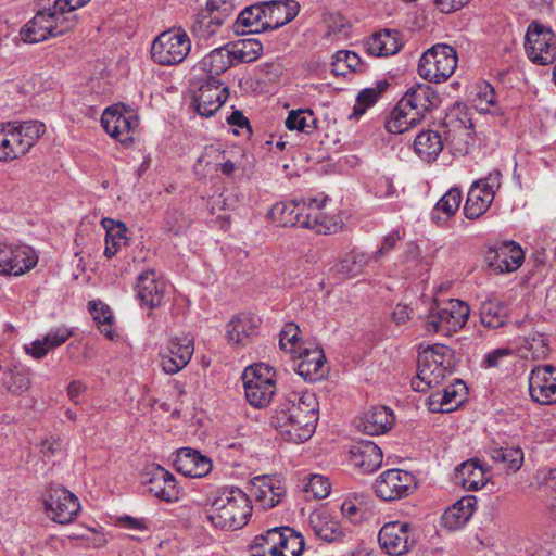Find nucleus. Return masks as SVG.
<instances>
[{
	"mask_svg": "<svg viewBox=\"0 0 556 556\" xmlns=\"http://www.w3.org/2000/svg\"><path fill=\"white\" fill-rule=\"evenodd\" d=\"M318 401L314 393L292 391L278 404L270 425L288 442L303 443L316 429Z\"/></svg>",
	"mask_w": 556,
	"mask_h": 556,
	"instance_id": "obj_1",
	"label": "nucleus"
},
{
	"mask_svg": "<svg viewBox=\"0 0 556 556\" xmlns=\"http://www.w3.org/2000/svg\"><path fill=\"white\" fill-rule=\"evenodd\" d=\"M90 0H39L35 16L21 29L24 42L37 43L73 30L78 24L77 10Z\"/></svg>",
	"mask_w": 556,
	"mask_h": 556,
	"instance_id": "obj_2",
	"label": "nucleus"
},
{
	"mask_svg": "<svg viewBox=\"0 0 556 556\" xmlns=\"http://www.w3.org/2000/svg\"><path fill=\"white\" fill-rule=\"evenodd\" d=\"M252 510V502L244 491L225 485L212 493L207 519L217 529L236 531L249 522Z\"/></svg>",
	"mask_w": 556,
	"mask_h": 556,
	"instance_id": "obj_3",
	"label": "nucleus"
},
{
	"mask_svg": "<svg viewBox=\"0 0 556 556\" xmlns=\"http://www.w3.org/2000/svg\"><path fill=\"white\" fill-rule=\"evenodd\" d=\"M455 367L454 352L444 344L428 345L418 355L417 376L412 379V388L417 392H426L439 386Z\"/></svg>",
	"mask_w": 556,
	"mask_h": 556,
	"instance_id": "obj_4",
	"label": "nucleus"
},
{
	"mask_svg": "<svg viewBox=\"0 0 556 556\" xmlns=\"http://www.w3.org/2000/svg\"><path fill=\"white\" fill-rule=\"evenodd\" d=\"M245 399L255 408L267 407L276 393V372L263 363L247 367L242 374Z\"/></svg>",
	"mask_w": 556,
	"mask_h": 556,
	"instance_id": "obj_5",
	"label": "nucleus"
},
{
	"mask_svg": "<svg viewBox=\"0 0 556 556\" xmlns=\"http://www.w3.org/2000/svg\"><path fill=\"white\" fill-rule=\"evenodd\" d=\"M456 66L455 49L445 43H438L422 53L418 63V74L425 80L440 84L452 76Z\"/></svg>",
	"mask_w": 556,
	"mask_h": 556,
	"instance_id": "obj_6",
	"label": "nucleus"
},
{
	"mask_svg": "<svg viewBox=\"0 0 556 556\" xmlns=\"http://www.w3.org/2000/svg\"><path fill=\"white\" fill-rule=\"evenodd\" d=\"M469 314V306L460 300L450 299L443 304L435 302L427 317V331L450 336L466 325Z\"/></svg>",
	"mask_w": 556,
	"mask_h": 556,
	"instance_id": "obj_7",
	"label": "nucleus"
},
{
	"mask_svg": "<svg viewBox=\"0 0 556 556\" xmlns=\"http://www.w3.org/2000/svg\"><path fill=\"white\" fill-rule=\"evenodd\" d=\"M191 50V40L182 28H173L160 34L152 42L151 56L163 66L180 64Z\"/></svg>",
	"mask_w": 556,
	"mask_h": 556,
	"instance_id": "obj_8",
	"label": "nucleus"
},
{
	"mask_svg": "<svg viewBox=\"0 0 556 556\" xmlns=\"http://www.w3.org/2000/svg\"><path fill=\"white\" fill-rule=\"evenodd\" d=\"M418 542L416 527L407 521L392 520L379 530V547L389 556H404L410 553Z\"/></svg>",
	"mask_w": 556,
	"mask_h": 556,
	"instance_id": "obj_9",
	"label": "nucleus"
},
{
	"mask_svg": "<svg viewBox=\"0 0 556 556\" xmlns=\"http://www.w3.org/2000/svg\"><path fill=\"white\" fill-rule=\"evenodd\" d=\"M525 52L538 65H548L556 61V34L551 27L533 21L525 35Z\"/></svg>",
	"mask_w": 556,
	"mask_h": 556,
	"instance_id": "obj_10",
	"label": "nucleus"
},
{
	"mask_svg": "<svg viewBox=\"0 0 556 556\" xmlns=\"http://www.w3.org/2000/svg\"><path fill=\"white\" fill-rule=\"evenodd\" d=\"M501 172L494 169L471 185L464 206L467 218L477 219L489 210L501 187Z\"/></svg>",
	"mask_w": 556,
	"mask_h": 556,
	"instance_id": "obj_11",
	"label": "nucleus"
},
{
	"mask_svg": "<svg viewBox=\"0 0 556 556\" xmlns=\"http://www.w3.org/2000/svg\"><path fill=\"white\" fill-rule=\"evenodd\" d=\"M47 516L58 523L72 522L80 511L78 497L63 486H50L43 494Z\"/></svg>",
	"mask_w": 556,
	"mask_h": 556,
	"instance_id": "obj_12",
	"label": "nucleus"
},
{
	"mask_svg": "<svg viewBox=\"0 0 556 556\" xmlns=\"http://www.w3.org/2000/svg\"><path fill=\"white\" fill-rule=\"evenodd\" d=\"M13 160L25 155L45 134L46 126L39 121L4 122Z\"/></svg>",
	"mask_w": 556,
	"mask_h": 556,
	"instance_id": "obj_13",
	"label": "nucleus"
},
{
	"mask_svg": "<svg viewBox=\"0 0 556 556\" xmlns=\"http://www.w3.org/2000/svg\"><path fill=\"white\" fill-rule=\"evenodd\" d=\"M375 493L383 501H396L408 496L416 488L415 476L402 469L383 471L375 481Z\"/></svg>",
	"mask_w": 556,
	"mask_h": 556,
	"instance_id": "obj_14",
	"label": "nucleus"
},
{
	"mask_svg": "<svg viewBox=\"0 0 556 556\" xmlns=\"http://www.w3.org/2000/svg\"><path fill=\"white\" fill-rule=\"evenodd\" d=\"M38 257L26 244L0 241V275L21 276L36 266Z\"/></svg>",
	"mask_w": 556,
	"mask_h": 556,
	"instance_id": "obj_15",
	"label": "nucleus"
},
{
	"mask_svg": "<svg viewBox=\"0 0 556 556\" xmlns=\"http://www.w3.org/2000/svg\"><path fill=\"white\" fill-rule=\"evenodd\" d=\"M228 87L213 76L204 80L192 94L191 106L203 117L213 116L228 99Z\"/></svg>",
	"mask_w": 556,
	"mask_h": 556,
	"instance_id": "obj_16",
	"label": "nucleus"
},
{
	"mask_svg": "<svg viewBox=\"0 0 556 556\" xmlns=\"http://www.w3.org/2000/svg\"><path fill=\"white\" fill-rule=\"evenodd\" d=\"M193 353L192 338L176 337L169 340L166 350L160 354V365L165 374H177L189 364Z\"/></svg>",
	"mask_w": 556,
	"mask_h": 556,
	"instance_id": "obj_17",
	"label": "nucleus"
},
{
	"mask_svg": "<svg viewBox=\"0 0 556 556\" xmlns=\"http://www.w3.org/2000/svg\"><path fill=\"white\" fill-rule=\"evenodd\" d=\"M529 391L533 401L549 405L556 403V367L538 366L529 376Z\"/></svg>",
	"mask_w": 556,
	"mask_h": 556,
	"instance_id": "obj_18",
	"label": "nucleus"
},
{
	"mask_svg": "<svg viewBox=\"0 0 556 556\" xmlns=\"http://www.w3.org/2000/svg\"><path fill=\"white\" fill-rule=\"evenodd\" d=\"M252 492L262 508L270 509L282 502L287 489L279 477L264 475L253 478Z\"/></svg>",
	"mask_w": 556,
	"mask_h": 556,
	"instance_id": "obj_19",
	"label": "nucleus"
},
{
	"mask_svg": "<svg viewBox=\"0 0 556 556\" xmlns=\"http://www.w3.org/2000/svg\"><path fill=\"white\" fill-rule=\"evenodd\" d=\"M523 258L521 247L514 241L490 248L486 255L489 266L500 274L517 270Z\"/></svg>",
	"mask_w": 556,
	"mask_h": 556,
	"instance_id": "obj_20",
	"label": "nucleus"
},
{
	"mask_svg": "<svg viewBox=\"0 0 556 556\" xmlns=\"http://www.w3.org/2000/svg\"><path fill=\"white\" fill-rule=\"evenodd\" d=\"M165 288V282L156 273L148 269L139 274L135 290L142 306L155 308L163 304Z\"/></svg>",
	"mask_w": 556,
	"mask_h": 556,
	"instance_id": "obj_21",
	"label": "nucleus"
},
{
	"mask_svg": "<svg viewBox=\"0 0 556 556\" xmlns=\"http://www.w3.org/2000/svg\"><path fill=\"white\" fill-rule=\"evenodd\" d=\"M303 228L311 229L316 233L330 235L337 232L342 227V222L329 215L326 211V201L308 199V207Z\"/></svg>",
	"mask_w": 556,
	"mask_h": 556,
	"instance_id": "obj_22",
	"label": "nucleus"
},
{
	"mask_svg": "<svg viewBox=\"0 0 556 556\" xmlns=\"http://www.w3.org/2000/svg\"><path fill=\"white\" fill-rule=\"evenodd\" d=\"M401 99L409 111L418 113L420 121L426 117L427 113L437 109L441 102L434 88L426 84L412 86Z\"/></svg>",
	"mask_w": 556,
	"mask_h": 556,
	"instance_id": "obj_23",
	"label": "nucleus"
},
{
	"mask_svg": "<svg viewBox=\"0 0 556 556\" xmlns=\"http://www.w3.org/2000/svg\"><path fill=\"white\" fill-rule=\"evenodd\" d=\"M466 395V384L462 380L455 379L453 383L428 397V407L433 413H450L464 403Z\"/></svg>",
	"mask_w": 556,
	"mask_h": 556,
	"instance_id": "obj_24",
	"label": "nucleus"
},
{
	"mask_svg": "<svg viewBox=\"0 0 556 556\" xmlns=\"http://www.w3.org/2000/svg\"><path fill=\"white\" fill-rule=\"evenodd\" d=\"M308 199L278 202L273 205L269 216L282 227H302L306 217Z\"/></svg>",
	"mask_w": 556,
	"mask_h": 556,
	"instance_id": "obj_25",
	"label": "nucleus"
},
{
	"mask_svg": "<svg viewBox=\"0 0 556 556\" xmlns=\"http://www.w3.org/2000/svg\"><path fill=\"white\" fill-rule=\"evenodd\" d=\"M174 465L177 471L191 478H202L212 470V460L190 447H184L177 452Z\"/></svg>",
	"mask_w": 556,
	"mask_h": 556,
	"instance_id": "obj_26",
	"label": "nucleus"
},
{
	"mask_svg": "<svg viewBox=\"0 0 556 556\" xmlns=\"http://www.w3.org/2000/svg\"><path fill=\"white\" fill-rule=\"evenodd\" d=\"M403 46L397 30L382 29L364 41V49L369 55L386 58L396 54Z\"/></svg>",
	"mask_w": 556,
	"mask_h": 556,
	"instance_id": "obj_27",
	"label": "nucleus"
},
{
	"mask_svg": "<svg viewBox=\"0 0 556 556\" xmlns=\"http://www.w3.org/2000/svg\"><path fill=\"white\" fill-rule=\"evenodd\" d=\"M296 354V371L301 377L307 381H316L324 377L325 355L319 346H299Z\"/></svg>",
	"mask_w": 556,
	"mask_h": 556,
	"instance_id": "obj_28",
	"label": "nucleus"
},
{
	"mask_svg": "<svg viewBox=\"0 0 556 556\" xmlns=\"http://www.w3.org/2000/svg\"><path fill=\"white\" fill-rule=\"evenodd\" d=\"M382 451L371 441H362L351 446L350 463L363 472H372L382 464Z\"/></svg>",
	"mask_w": 556,
	"mask_h": 556,
	"instance_id": "obj_29",
	"label": "nucleus"
},
{
	"mask_svg": "<svg viewBox=\"0 0 556 556\" xmlns=\"http://www.w3.org/2000/svg\"><path fill=\"white\" fill-rule=\"evenodd\" d=\"M457 478L463 486L469 491L482 489L490 480V467L479 458H470L462 463L457 468Z\"/></svg>",
	"mask_w": 556,
	"mask_h": 556,
	"instance_id": "obj_30",
	"label": "nucleus"
},
{
	"mask_svg": "<svg viewBox=\"0 0 556 556\" xmlns=\"http://www.w3.org/2000/svg\"><path fill=\"white\" fill-rule=\"evenodd\" d=\"M149 491L165 502H176L179 498V489L175 476L161 466L152 469Z\"/></svg>",
	"mask_w": 556,
	"mask_h": 556,
	"instance_id": "obj_31",
	"label": "nucleus"
},
{
	"mask_svg": "<svg viewBox=\"0 0 556 556\" xmlns=\"http://www.w3.org/2000/svg\"><path fill=\"white\" fill-rule=\"evenodd\" d=\"M394 414L387 406H374L361 418L358 428L369 435L386 433L394 424Z\"/></svg>",
	"mask_w": 556,
	"mask_h": 556,
	"instance_id": "obj_32",
	"label": "nucleus"
},
{
	"mask_svg": "<svg viewBox=\"0 0 556 556\" xmlns=\"http://www.w3.org/2000/svg\"><path fill=\"white\" fill-rule=\"evenodd\" d=\"M265 10V28L276 29L290 21H292L298 13V3L294 1L274 0L263 2Z\"/></svg>",
	"mask_w": 556,
	"mask_h": 556,
	"instance_id": "obj_33",
	"label": "nucleus"
},
{
	"mask_svg": "<svg viewBox=\"0 0 556 556\" xmlns=\"http://www.w3.org/2000/svg\"><path fill=\"white\" fill-rule=\"evenodd\" d=\"M420 122L418 113L409 111L408 106L400 99L387 117L384 128L390 134H403Z\"/></svg>",
	"mask_w": 556,
	"mask_h": 556,
	"instance_id": "obj_34",
	"label": "nucleus"
},
{
	"mask_svg": "<svg viewBox=\"0 0 556 556\" xmlns=\"http://www.w3.org/2000/svg\"><path fill=\"white\" fill-rule=\"evenodd\" d=\"M476 506L473 496H466L448 507L442 515V526L456 530L464 527L471 518Z\"/></svg>",
	"mask_w": 556,
	"mask_h": 556,
	"instance_id": "obj_35",
	"label": "nucleus"
},
{
	"mask_svg": "<svg viewBox=\"0 0 556 556\" xmlns=\"http://www.w3.org/2000/svg\"><path fill=\"white\" fill-rule=\"evenodd\" d=\"M444 142L439 131L427 129L420 131L414 141V151L426 162H433L442 152Z\"/></svg>",
	"mask_w": 556,
	"mask_h": 556,
	"instance_id": "obj_36",
	"label": "nucleus"
},
{
	"mask_svg": "<svg viewBox=\"0 0 556 556\" xmlns=\"http://www.w3.org/2000/svg\"><path fill=\"white\" fill-rule=\"evenodd\" d=\"M260 319L250 314H240L227 325V339L231 344L244 345L256 331Z\"/></svg>",
	"mask_w": 556,
	"mask_h": 556,
	"instance_id": "obj_37",
	"label": "nucleus"
},
{
	"mask_svg": "<svg viewBox=\"0 0 556 556\" xmlns=\"http://www.w3.org/2000/svg\"><path fill=\"white\" fill-rule=\"evenodd\" d=\"M309 523L315 534L326 542L341 541L345 536L344 530L339 521L331 518L327 513L312 514Z\"/></svg>",
	"mask_w": 556,
	"mask_h": 556,
	"instance_id": "obj_38",
	"label": "nucleus"
},
{
	"mask_svg": "<svg viewBox=\"0 0 556 556\" xmlns=\"http://www.w3.org/2000/svg\"><path fill=\"white\" fill-rule=\"evenodd\" d=\"M0 384L8 393L22 395L31 387L30 370L18 365H11L3 372Z\"/></svg>",
	"mask_w": 556,
	"mask_h": 556,
	"instance_id": "obj_39",
	"label": "nucleus"
},
{
	"mask_svg": "<svg viewBox=\"0 0 556 556\" xmlns=\"http://www.w3.org/2000/svg\"><path fill=\"white\" fill-rule=\"evenodd\" d=\"M235 63L230 55L227 43L212 50L199 63L198 68L202 72L210 74L213 77L219 76L225 73Z\"/></svg>",
	"mask_w": 556,
	"mask_h": 556,
	"instance_id": "obj_40",
	"label": "nucleus"
},
{
	"mask_svg": "<svg viewBox=\"0 0 556 556\" xmlns=\"http://www.w3.org/2000/svg\"><path fill=\"white\" fill-rule=\"evenodd\" d=\"M102 225L106 230L104 255L112 258L128 242L127 227L112 218H103Z\"/></svg>",
	"mask_w": 556,
	"mask_h": 556,
	"instance_id": "obj_41",
	"label": "nucleus"
},
{
	"mask_svg": "<svg viewBox=\"0 0 556 556\" xmlns=\"http://www.w3.org/2000/svg\"><path fill=\"white\" fill-rule=\"evenodd\" d=\"M232 61L236 64L250 63L257 60L263 52V45L255 38L240 39L227 43Z\"/></svg>",
	"mask_w": 556,
	"mask_h": 556,
	"instance_id": "obj_42",
	"label": "nucleus"
},
{
	"mask_svg": "<svg viewBox=\"0 0 556 556\" xmlns=\"http://www.w3.org/2000/svg\"><path fill=\"white\" fill-rule=\"evenodd\" d=\"M265 10L262 3L252 4L241 11L237 18V27L242 31L258 34L266 31Z\"/></svg>",
	"mask_w": 556,
	"mask_h": 556,
	"instance_id": "obj_43",
	"label": "nucleus"
},
{
	"mask_svg": "<svg viewBox=\"0 0 556 556\" xmlns=\"http://www.w3.org/2000/svg\"><path fill=\"white\" fill-rule=\"evenodd\" d=\"M507 306L497 299H489L481 304L480 320L488 328L496 329L506 323Z\"/></svg>",
	"mask_w": 556,
	"mask_h": 556,
	"instance_id": "obj_44",
	"label": "nucleus"
},
{
	"mask_svg": "<svg viewBox=\"0 0 556 556\" xmlns=\"http://www.w3.org/2000/svg\"><path fill=\"white\" fill-rule=\"evenodd\" d=\"M225 23L220 17L212 14L205 8L201 9L191 25L192 35L202 40L215 35Z\"/></svg>",
	"mask_w": 556,
	"mask_h": 556,
	"instance_id": "obj_45",
	"label": "nucleus"
},
{
	"mask_svg": "<svg viewBox=\"0 0 556 556\" xmlns=\"http://www.w3.org/2000/svg\"><path fill=\"white\" fill-rule=\"evenodd\" d=\"M276 556H301L304 551V538L289 527H280Z\"/></svg>",
	"mask_w": 556,
	"mask_h": 556,
	"instance_id": "obj_46",
	"label": "nucleus"
},
{
	"mask_svg": "<svg viewBox=\"0 0 556 556\" xmlns=\"http://www.w3.org/2000/svg\"><path fill=\"white\" fill-rule=\"evenodd\" d=\"M486 453L492 460L503 464L507 470L513 472L518 471L523 464V452L518 446H489Z\"/></svg>",
	"mask_w": 556,
	"mask_h": 556,
	"instance_id": "obj_47",
	"label": "nucleus"
},
{
	"mask_svg": "<svg viewBox=\"0 0 556 556\" xmlns=\"http://www.w3.org/2000/svg\"><path fill=\"white\" fill-rule=\"evenodd\" d=\"M388 87L389 83L387 80H380L375 86L361 90L356 97L351 117H361L369 108L375 105Z\"/></svg>",
	"mask_w": 556,
	"mask_h": 556,
	"instance_id": "obj_48",
	"label": "nucleus"
},
{
	"mask_svg": "<svg viewBox=\"0 0 556 556\" xmlns=\"http://www.w3.org/2000/svg\"><path fill=\"white\" fill-rule=\"evenodd\" d=\"M368 262L369 256L365 253L351 251L336 264L333 269L341 278H351L362 273Z\"/></svg>",
	"mask_w": 556,
	"mask_h": 556,
	"instance_id": "obj_49",
	"label": "nucleus"
},
{
	"mask_svg": "<svg viewBox=\"0 0 556 556\" xmlns=\"http://www.w3.org/2000/svg\"><path fill=\"white\" fill-rule=\"evenodd\" d=\"M101 124L106 134L112 138L121 142L131 139V137L126 136L125 114H122L116 109L106 108L101 116Z\"/></svg>",
	"mask_w": 556,
	"mask_h": 556,
	"instance_id": "obj_50",
	"label": "nucleus"
},
{
	"mask_svg": "<svg viewBox=\"0 0 556 556\" xmlns=\"http://www.w3.org/2000/svg\"><path fill=\"white\" fill-rule=\"evenodd\" d=\"M279 528L256 535L250 545L251 556H276Z\"/></svg>",
	"mask_w": 556,
	"mask_h": 556,
	"instance_id": "obj_51",
	"label": "nucleus"
},
{
	"mask_svg": "<svg viewBox=\"0 0 556 556\" xmlns=\"http://www.w3.org/2000/svg\"><path fill=\"white\" fill-rule=\"evenodd\" d=\"M89 311L101 333H103L108 339L113 340L116 334L113 329V314L109 305L101 301H90Z\"/></svg>",
	"mask_w": 556,
	"mask_h": 556,
	"instance_id": "obj_52",
	"label": "nucleus"
},
{
	"mask_svg": "<svg viewBox=\"0 0 556 556\" xmlns=\"http://www.w3.org/2000/svg\"><path fill=\"white\" fill-rule=\"evenodd\" d=\"M462 191L458 188H451L435 204L432 212V219L439 223L438 213H443L446 218L453 216L459 208L462 202Z\"/></svg>",
	"mask_w": 556,
	"mask_h": 556,
	"instance_id": "obj_53",
	"label": "nucleus"
},
{
	"mask_svg": "<svg viewBox=\"0 0 556 556\" xmlns=\"http://www.w3.org/2000/svg\"><path fill=\"white\" fill-rule=\"evenodd\" d=\"M317 119L311 110L291 111L286 118V127L290 130H299L309 134L316 128Z\"/></svg>",
	"mask_w": 556,
	"mask_h": 556,
	"instance_id": "obj_54",
	"label": "nucleus"
},
{
	"mask_svg": "<svg viewBox=\"0 0 556 556\" xmlns=\"http://www.w3.org/2000/svg\"><path fill=\"white\" fill-rule=\"evenodd\" d=\"M224 160V151L219 150L217 147L207 146L198 157L194 164L195 173H201L203 175L210 173L211 170H218V163Z\"/></svg>",
	"mask_w": 556,
	"mask_h": 556,
	"instance_id": "obj_55",
	"label": "nucleus"
},
{
	"mask_svg": "<svg viewBox=\"0 0 556 556\" xmlns=\"http://www.w3.org/2000/svg\"><path fill=\"white\" fill-rule=\"evenodd\" d=\"M523 348L531 353L532 358H545L549 353L548 338L538 331L529 333L523 337Z\"/></svg>",
	"mask_w": 556,
	"mask_h": 556,
	"instance_id": "obj_56",
	"label": "nucleus"
},
{
	"mask_svg": "<svg viewBox=\"0 0 556 556\" xmlns=\"http://www.w3.org/2000/svg\"><path fill=\"white\" fill-rule=\"evenodd\" d=\"M190 226L189 218L177 210L167 211L164 219V229L167 233L180 236L186 232Z\"/></svg>",
	"mask_w": 556,
	"mask_h": 556,
	"instance_id": "obj_57",
	"label": "nucleus"
},
{
	"mask_svg": "<svg viewBox=\"0 0 556 556\" xmlns=\"http://www.w3.org/2000/svg\"><path fill=\"white\" fill-rule=\"evenodd\" d=\"M341 62H344L346 68L353 72H361L363 64L357 53L346 50L338 51L332 63V71L337 75H344L345 71H341Z\"/></svg>",
	"mask_w": 556,
	"mask_h": 556,
	"instance_id": "obj_58",
	"label": "nucleus"
},
{
	"mask_svg": "<svg viewBox=\"0 0 556 556\" xmlns=\"http://www.w3.org/2000/svg\"><path fill=\"white\" fill-rule=\"evenodd\" d=\"M300 332L301 330L299 326L295 325L294 323L286 324L282 330L280 331V349L286 352L296 353L299 351V346H302L301 344H299Z\"/></svg>",
	"mask_w": 556,
	"mask_h": 556,
	"instance_id": "obj_59",
	"label": "nucleus"
},
{
	"mask_svg": "<svg viewBox=\"0 0 556 556\" xmlns=\"http://www.w3.org/2000/svg\"><path fill=\"white\" fill-rule=\"evenodd\" d=\"M331 484L328 478L321 475H309L305 484V491L315 498H325L329 495Z\"/></svg>",
	"mask_w": 556,
	"mask_h": 556,
	"instance_id": "obj_60",
	"label": "nucleus"
},
{
	"mask_svg": "<svg viewBox=\"0 0 556 556\" xmlns=\"http://www.w3.org/2000/svg\"><path fill=\"white\" fill-rule=\"evenodd\" d=\"M366 502V495L356 494L354 498H346L341 505V511L344 517L353 522H357L362 518L363 506Z\"/></svg>",
	"mask_w": 556,
	"mask_h": 556,
	"instance_id": "obj_61",
	"label": "nucleus"
},
{
	"mask_svg": "<svg viewBox=\"0 0 556 556\" xmlns=\"http://www.w3.org/2000/svg\"><path fill=\"white\" fill-rule=\"evenodd\" d=\"M73 332L70 328L65 326H60L52 328L45 337L43 340L50 350H53L63 343H65L71 337Z\"/></svg>",
	"mask_w": 556,
	"mask_h": 556,
	"instance_id": "obj_62",
	"label": "nucleus"
},
{
	"mask_svg": "<svg viewBox=\"0 0 556 556\" xmlns=\"http://www.w3.org/2000/svg\"><path fill=\"white\" fill-rule=\"evenodd\" d=\"M205 9L226 21L235 11V0H207Z\"/></svg>",
	"mask_w": 556,
	"mask_h": 556,
	"instance_id": "obj_63",
	"label": "nucleus"
},
{
	"mask_svg": "<svg viewBox=\"0 0 556 556\" xmlns=\"http://www.w3.org/2000/svg\"><path fill=\"white\" fill-rule=\"evenodd\" d=\"M478 88L479 90L476 99L477 106H479L482 111H488L490 106L495 104V90L488 83H482Z\"/></svg>",
	"mask_w": 556,
	"mask_h": 556,
	"instance_id": "obj_64",
	"label": "nucleus"
}]
</instances>
